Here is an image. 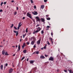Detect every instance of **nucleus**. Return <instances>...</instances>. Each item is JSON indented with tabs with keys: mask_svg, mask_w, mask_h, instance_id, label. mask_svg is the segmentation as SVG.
I'll return each mask as SVG.
<instances>
[{
	"mask_svg": "<svg viewBox=\"0 0 73 73\" xmlns=\"http://www.w3.org/2000/svg\"><path fill=\"white\" fill-rule=\"evenodd\" d=\"M35 19H36V21L39 22L40 23L41 22V19L38 16L36 17Z\"/></svg>",
	"mask_w": 73,
	"mask_h": 73,
	"instance_id": "f257e3e1",
	"label": "nucleus"
},
{
	"mask_svg": "<svg viewBox=\"0 0 73 73\" xmlns=\"http://www.w3.org/2000/svg\"><path fill=\"white\" fill-rule=\"evenodd\" d=\"M26 15L27 16V17H29L30 19H32V15H31V14H30V13H29V12H28L27 13Z\"/></svg>",
	"mask_w": 73,
	"mask_h": 73,
	"instance_id": "f03ea898",
	"label": "nucleus"
},
{
	"mask_svg": "<svg viewBox=\"0 0 73 73\" xmlns=\"http://www.w3.org/2000/svg\"><path fill=\"white\" fill-rule=\"evenodd\" d=\"M37 29V30L35 32L36 33H38V32H39V31H40L41 30V28H40V27H38L36 28Z\"/></svg>",
	"mask_w": 73,
	"mask_h": 73,
	"instance_id": "7ed1b4c3",
	"label": "nucleus"
},
{
	"mask_svg": "<svg viewBox=\"0 0 73 73\" xmlns=\"http://www.w3.org/2000/svg\"><path fill=\"white\" fill-rule=\"evenodd\" d=\"M49 61H53L54 60V58L52 56H50L49 58Z\"/></svg>",
	"mask_w": 73,
	"mask_h": 73,
	"instance_id": "20e7f679",
	"label": "nucleus"
},
{
	"mask_svg": "<svg viewBox=\"0 0 73 73\" xmlns=\"http://www.w3.org/2000/svg\"><path fill=\"white\" fill-rule=\"evenodd\" d=\"M40 20H41V22L43 23V24H45V19H44L41 18Z\"/></svg>",
	"mask_w": 73,
	"mask_h": 73,
	"instance_id": "39448f33",
	"label": "nucleus"
},
{
	"mask_svg": "<svg viewBox=\"0 0 73 73\" xmlns=\"http://www.w3.org/2000/svg\"><path fill=\"white\" fill-rule=\"evenodd\" d=\"M32 13H33L34 15H37L38 14L37 12L36 11H34V12H32Z\"/></svg>",
	"mask_w": 73,
	"mask_h": 73,
	"instance_id": "423d86ee",
	"label": "nucleus"
},
{
	"mask_svg": "<svg viewBox=\"0 0 73 73\" xmlns=\"http://www.w3.org/2000/svg\"><path fill=\"white\" fill-rule=\"evenodd\" d=\"M12 72H13V69L12 68H10L9 71V73H12Z\"/></svg>",
	"mask_w": 73,
	"mask_h": 73,
	"instance_id": "0eeeda50",
	"label": "nucleus"
},
{
	"mask_svg": "<svg viewBox=\"0 0 73 73\" xmlns=\"http://www.w3.org/2000/svg\"><path fill=\"white\" fill-rule=\"evenodd\" d=\"M20 45H19L17 51V52H20Z\"/></svg>",
	"mask_w": 73,
	"mask_h": 73,
	"instance_id": "6e6552de",
	"label": "nucleus"
},
{
	"mask_svg": "<svg viewBox=\"0 0 73 73\" xmlns=\"http://www.w3.org/2000/svg\"><path fill=\"white\" fill-rule=\"evenodd\" d=\"M40 58H41L42 59H44L45 58V56L43 55H41L40 57Z\"/></svg>",
	"mask_w": 73,
	"mask_h": 73,
	"instance_id": "1a4fd4ad",
	"label": "nucleus"
},
{
	"mask_svg": "<svg viewBox=\"0 0 73 73\" xmlns=\"http://www.w3.org/2000/svg\"><path fill=\"white\" fill-rule=\"evenodd\" d=\"M25 46H26L25 45V43H24L23 45L22 46V49H24Z\"/></svg>",
	"mask_w": 73,
	"mask_h": 73,
	"instance_id": "9d476101",
	"label": "nucleus"
},
{
	"mask_svg": "<svg viewBox=\"0 0 73 73\" xmlns=\"http://www.w3.org/2000/svg\"><path fill=\"white\" fill-rule=\"evenodd\" d=\"M41 42V40H39L37 42V44H39Z\"/></svg>",
	"mask_w": 73,
	"mask_h": 73,
	"instance_id": "9b49d317",
	"label": "nucleus"
},
{
	"mask_svg": "<svg viewBox=\"0 0 73 73\" xmlns=\"http://www.w3.org/2000/svg\"><path fill=\"white\" fill-rule=\"evenodd\" d=\"M0 69L1 70H3V65H1L0 66Z\"/></svg>",
	"mask_w": 73,
	"mask_h": 73,
	"instance_id": "f8f14e48",
	"label": "nucleus"
},
{
	"mask_svg": "<svg viewBox=\"0 0 73 73\" xmlns=\"http://www.w3.org/2000/svg\"><path fill=\"white\" fill-rule=\"evenodd\" d=\"M35 41H34V40H33L31 42V44L32 45H33L34 44H35Z\"/></svg>",
	"mask_w": 73,
	"mask_h": 73,
	"instance_id": "ddd939ff",
	"label": "nucleus"
},
{
	"mask_svg": "<svg viewBox=\"0 0 73 73\" xmlns=\"http://www.w3.org/2000/svg\"><path fill=\"white\" fill-rule=\"evenodd\" d=\"M41 8L42 9H44V5H42L41 6Z\"/></svg>",
	"mask_w": 73,
	"mask_h": 73,
	"instance_id": "4468645a",
	"label": "nucleus"
},
{
	"mask_svg": "<svg viewBox=\"0 0 73 73\" xmlns=\"http://www.w3.org/2000/svg\"><path fill=\"white\" fill-rule=\"evenodd\" d=\"M34 62V61L33 60H31L30 61V64H33Z\"/></svg>",
	"mask_w": 73,
	"mask_h": 73,
	"instance_id": "2eb2a0df",
	"label": "nucleus"
},
{
	"mask_svg": "<svg viewBox=\"0 0 73 73\" xmlns=\"http://www.w3.org/2000/svg\"><path fill=\"white\" fill-rule=\"evenodd\" d=\"M23 52L24 53H27V50H24L23 51Z\"/></svg>",
	"mask_w": 73,
	"mask_h": 73,
	"instance_id": "dca6fc26",
	"label": "nucleus"
},
{
	"mask_svg": "<svg viewBox=\"0 0 73 73\" xmlns=\"http://www.w3.org/2000/svg\"><path fill=\"white\" fill-rule=\"evenodd\" d=\"M5 56H8V55H9V54H8V53L7 52H5Z\"/></svg>",
	"mask_w": 73,
	"mask_h": 73,
	"instance_id": "f3484780",
	"label": "nucleus"
},
{
	"mask_svg": "<svg viewBox=\"0 0 73 73\" xmlns=\"http://www.w3.org/2000/svg\"><path fill=\"white\" fill-rule=\"evenodd\" d=\"M5 54V51L4 50H3L2 52V54L3 55H4V54Z\"/></svg>",
	"mask_w": 73,
	"mask_h": 73,
	"instance_id": "a211bd4d",
	"label": "nucleus"
},
{
	"mask_svg": "<svg viewBox=\"0 0 73 73\" xmlns=\"http://www.w3.org/2000/svg\"><path fill=\"white\" fill-rule=\"evenodd\" d=\"M68 71L70 73H73V71H72L71 70H68Z\"/></svg>",
	"mask_w": 73,
	"mask_h": 73,
	"instance_id": "6ab92c4d",
	"label": "nucleus"
},
{
	"mask_svg": "<svg viewBox=\"0 0 73 73\" xmlns=\"http://www.w3.org/2000/svg\"><path fill=\"white\" fill-rule=\"evenodd\" d=\"M17 14V11H14V15H16Z\"/></svg>",
	"mask_w": 73,
	"mask_h": 73,
	"instance_id": "aec40b11",
	"label": "nucleus"
},
{
	"mask_svg": "<svg viewBox=\"0 0 73 73\" xmlns=\"http://www.w3.org/2000/svg\"><path fill=\"white\" fill-rule=\"evenodd\" d=\"M24 58H25V56H23V57L21 59V61H23V60H24Z\"/></svg>",
	"mask_w": 73,
	"mask_h": 73,
	"instance_id": "412c9836",
	"label": "nucleus"
},
{
	"mask_svg": "<svg viewBox=\"0 0 73 73\" xmlns=\"http://www.w3.org/2000/svg\"><path fill=\"white\" fill-rule=\"evenodd\" d=\"M49 40H50L51 41H53V39L51 38H49Z\"/></svg>",
	"mask_w": 73,
	"mask_h": 73,
	"instance_id": "4be33fe9",
	"label": "nucleus"
},
{
	"mask_svg": "<svg viewBox=\"0 0 73 73\" xmlns=\"http://www.w3.org/2000/svg\"><path fill=\"white\" fill-rule=\"evenodd\" d=\"M32 19V20L33 21L34 23H35V19H33L32 18V19Z\"/></svg>",
	"mask_w": 73,
	"mask_h": 73,
	"instance_id": "5701e85b",
	"label": "nucleus"
},
{
	"mask_svg": "<svg viewBox=\"0 0 73 73\" xmlns=\"http://www.w3.org/2000/svg\"><path fill=\"white\" fill-rule=\"evenodd\" d=\"M47 20H50V18L49 17H48L47 18Z\"/></svg>",
	"mask_w": 73,
	"mask_h": 73,
	"instance_id": "b1692460",
	"label": "nucleus"
},
{
	"mask_svg": "<svg viewBox=\"0 0 73 73\" xmlns=\"http://www.w3.org/2000/svg\"><path fill=\"white\" fill-rule=\"evenodd\" d=\"M44 33V30H42L41 31V33L42 35Z\"/></svg>",
	"mask_w": 73,
	"mask_h": 73,
	"instance_id": "393cba45",
	"label": "nucleus"
},
{
	"mask_svg": "<svg viewBox=\"0 0 73 73\" xmlns=\"http://www.w3.org/2000/svg\"><path fill=\"white\" fill-rule=\"evenodd\" d=\"M19 35V33H18V31H17V33H16V36H17Z\"/></svg>",
	"mask_w": 73,
	"mask_h": 73,
	"instance_id": "a878e982",
	"label": "nucleus"
},
{
	"mask_svg": "<svg viewBox=\"0 0 73 73\" xmlns=\"http://www.w3.org/2000/svg\"><path fill=\"white\" fill-rule=\"evenodd\" d=\"M33 69L34 70H35L37 69V68L36 67H35V68H33Z\"/></svg>",
	"mask_w": 73,
	"mask_h": 73,
	"instance_id": "bb28decb",
	"label": "nucleus"
},
{
	"mask_svg": "<svg viewBox=\"0 0 73 73\" xmlns=\"http://www.w3.org/2000/svg\"><path fill=\"white\" fill-rule=\"evenodd\" d=\"M26 32L27 33L28 32V28L26 29Z\"/></svg>",
	"mask_w": 73,
	"mask_h": 73,
	"instance_id": "cd10ccee",
	"label": "nucleus"
},
{
	"mask_svg": "<svg viewBox=\"0 0 73 73\" xmlns=\"http://www.w3.org/2000/svg\"><path fill=\"white\" fill-rule=\"evenodd\" d=\"M40 26V25L38 24H37V25L36 26V27H39Z\"/></svg>",
	"mask_w": 73,
	"mask_h": 73,
	"instance_id": "c85d7f7f",
	"label": "nucleus"
},
{
	"mask_svg": "<svg viewBox=\"0 0 73 73\" xmlns=\"http://www.w3.org/2000/svg\"><path fill=\"white\" fill-rule=\"evenodd\" d=\"M36 54H39V51H36Z\"/></svg>",
	"mask_w": 73,
	"mask_h": 73,
	"instance_id": "c756f323",
	"label": "nucleus"
},
{
	"mask_svg": "<svg viewBox=\"0 0 73 73\" xmlns=\"http://www.w3.org/2000/svg\"><path fill=\"white\" fill-rule=\"evenodd\" d=\"M31 2L32 4H33V1H32V0H31Z\"/></svg>",
	"mask_w": 73,
	"mask_h": 73,
	"instance_id": "7c9ffc66",
	"label": "nucleus"
},
{
	"mask_svg": "<svg viewBox=\"0 0 73 73\" xmlns=\"http://www.w3.org/2000/svg\"><path fill=\"white\" fill-rule=\"evenodd\" d=\"M14 28L16 30H17V28L15 26L14 27Z\"/></svg>",
	"mask_w": 73,
	"mask_h": 73,
	"instance_id": "2f4dec72",
	"label": "nucleus"
},
{
	"mask_svg": "<svg viewBox=\"0 0 73 73\" xmlns=\"http://www.w3.org/2000/svg\"><path fill=\"white\" fill-rule=\"evenodd\" d=\"M47 44H48L49 45H50V43H49V41H47Z\"/></svg>",
	"mask_w": 73,
	"mask_h": 73,
	"instance_id": "473e14b6",
	"label": "nucleus"
},
{
	"mask_svg": "<svg viewBox=\"0 0 73 73\" xmlns=\"http://www.w3.org/2000/svg\"><path fill=\"white\" fill-rule=\"evenodd\" d=\"M4 4V3L3 2H2L1 4V6H2V4Z\"/></svg>",
	"mask_w": 73,
	"mask_h": 73,
	"instance_id": "72a5a7b5",
	"label": "nucleus"
},
{
	"mask_svg": "<svg viewBox=\"0 0 73 73\" xmlns=\"http://www.w3.org/2000/svg\"><path fill=\"white\" fill-rule=\"evenodd\" d=\"M21 25H22V24H21V25H18V27H20Z\"/></svg>",
	"mask_w": 73,
	"mask_h": 73,
	"instance_id": "f704fd0d",
	"label": "nucleus"
},
{
	"mask_svg": "<svg viewBox=\"0 0 73 73\" xmlns=\"http://www.w3.org/2000/svg\"><path fill=\"white\" fill-rule=\"evenodd\" d=\"M44 56L45 57H48V55H46V54L44 55Z\"/></svg>",
	"mask_w": 73,
	"mask_h": 73,
	"instance_id": "c9c22d12",
	"label": "nucleus"
},
{
	"mask_svg": "<svg viewBox=\"0 0 73 73\" xmlns=\"http://www.w3.org/2000/svg\"><path fill=\"white\" fill-rule=\"evenodd\" d=\"M13 32L15 33H17V31H15V30L13 31Z\"/></svg>",
	"mask_w": 73,
	"mask_h": 73,
	"instance_id": "e433bc0d",
	"label": "nucleus"
},
{
	"mask_svg": "<svg viewBox=\"0 0 73 73\" xmlns=\"http://www.w3.org/2000/svg\"><path fill=\"white\" fill-rule=\"evenodd\" d=\"M51 36H53V33H52V32H51Z\"/></svg>",
	"mask_w": 73,
	"mask_h": 73,
	"instance_id": "4c0bfd02",
	"label": "nucleus"
},
{
	"mask_svg": "<svg viewBox=\"0 0 73 73\" xmlns=\"http://www.w3.org/2000/svg\"><path fill=\"white\" fill-rule=\"evenodd\" d=\"M34 9H36V5L34 6Z\"/></svg>",
	"mask_w": 73,
	"mask_h": 73,
	"instance_id": "58836bf2",
	"label": "nucleus"
},
{
	"mask_svg": "<svg viewBox=\"0 0 73 73\" xmlns=\"http://www.w3.org/2000/svg\"><path fill=\"white\" fill-rule=\"evenodd\" d=\"M50 28V26H47V28Z\"/></svg>",
	"mask_w": 73,
	"mask_h": 73,
	"instance_id": "ea45409f",
	"label": "nucleus"
},
{
	"mask_svg": "<svg viewBox=\"0 0 73 73\" xmlns=\"http://www.w3.org/2000/svg\"><path fill=\"white\" fill-rule=\"evenodd\" d=\"M51 42L52 45H53V42L52 40V41H51Z\"/></svg>",
	"mask_w": 73,
	"mask_h": 73,
	"instance_id": "a19ab883",
	"label": "nucleus"
},
{
	"mask_svg": "<svg viewBox=\"0 0 73 73\" xmlns=\"http://www.w3.org/2000/svg\"><path fill=\"white\" fill-rule=\"evenodd\" d=\"M44 49H46V47H45V46H44L43 47Z\"/></svg>",
	"mask_w": 73,
	"mask_h": 73,
	"instance_id": "79ce46f5",
	"label": "nucleus"
},
{
	"mask_svg": "<svg viewBox=\"0 0 73 73\" xmlns=\"http://www.w3.org/2000/svg\"><path fill=\"white\" fill-rule=\"evenodd\" d=\"M13 27V24H12V26H11V28H12Z\"/></svg>",
	"mask_w": 73,
	"mask_h": 73,
	"instance_id": "37998d69",
	"label": "nucleus"
},
{
	"mask_svg": "<svg viewBox=\"0 0 73 73\" xmlns=\"http://www.w3.org/2000/svg\"><path fill=\"white\" fill-rule=\"evenodd\" d=\"M64 72H65L66 73V72H67V71H66V70H64Z\"/></svg>",
	"mask_w": 73,
	"mask_h": 73,
	"instance_id": "c03bdc74",
	"label": "nucleus"
},
{
	"mask_svg": "<svg viewBox=\"0 0 73 73\" xmlns=\"http://www.w3.org/2000/svg\"><path fill=\"white\" fill-rule=\"evenodd\" d=\"M4 5H5L6 4H7V2H5L4 3Z\"/></svg>",
	"mask_w": 73,
	"mask_h": 73,
	"instance_id": "a18cd8bd",
	"label": "nucleus"
},
{
	"mask_svg": "<svg viewBox=\"0 0 73 73\" xmlns=\"http://www.w3.org/2000/svg\"><path fill=\"white\" fill-rule=\"evenodd\" d=\"M44 1L45 3H46V2H47V0H44Z\"/></svg>",
	"mask_w": 73,
	"mask_h": 73,
	"instance_id": "49530a36",
	"label": "nucleus"
},
{
	"mask_svg": "<svg viewBox=\"0 0 73 73\" xmlns=\"http://www.w3.org/2000/svg\"><path fill=\"white\" fill-rule=\"evenodd\" d=\"M37 33L36 32V31H35V32H33V34H35V33Z\"/></svg>",
	"mask_w": 73,
	"mask_h": 73,
	"instance_id": "de8ad7c7",
	"label": "nucleus"
},
{
	"mask_svg": "<svg viewBox=\"0 0 73 73\" xmlns=\"http://www.w3.org/2000/svg\"><path fill=\"white\" fill-rule=\"evenodd\" d=\"M2 11H3V10L2 9L0 10V12H2Z\"/></svg>",
	"mask_w": 73,
	"mask_h": 73,
	"instance_id": "09e8293b",
	"label": "nucleus"
},
{
	"mask_svg": "<svg viewBox=\"0 0 73 73\" xmlns=\"http://www.w3.org/2000/svg\"><path fill=\"white\" fill-rule=\"evenodd\" d=\"M46 17H49V15H46Z\"/></svg>",
	"mask_w": 73,
	"mask_h": 73,
	"instance_id": "8fccbe9b",
	"label": "nucleus"
},
{
	"mask_svg": "<svg viewBox=\"0 0 73 73\" xmlns=\"http://www.w3.org/2000/svg\"><path fill=\"white\" fill-rule=\"evenodd\" d=\"M25 17H23V20H24V19H25Z\"/></svg>",
	"mask_w": 73,
	"mask_h": 73,
	"instance_id": "3c124183",
	"label": "nucleus"
},
{
	"mask_svg": "<svg viewBox=\"0 0 73 73\" xmlns=\"http://www.w3.org/2000/svg\"><path fill=\"white\" fill-rule=\"evenodd\" d=\"M21 22H19V25H21Z\"/></svg>",
	"mask_w": 73,
	"mask_h": 73,
	"instance_id": "603ef678",
	"label": "nucleus"
},
{
	"mask_svg": "<svg viewBox=\"0 0 73 73\" xmlns=\"http://www.w3.org/2000/svg\"><path fill=\"white\" fill-rule=\"evenodd\" d=\"M5 66H8V64L6 63V64H5Z\"/></svg>",
	"mask_w": 73,
	"mask_h": 73,
	"instance_id": "864d4df0",
	"label": "nucleus"
},
{
	"mask_svg": "<svg viewBox=\"0 0 73 73\" xmlns=\"http://www.w3.org/2000/svg\"><path fill=\"white\" fill-rule=\"evenodd\" d=\"M33 47L35 48H36V44H35L34 45V46H33Z\"/></svg>",
	"mask_w": 73,
	"mask_h": 73,
	"instance_id": "5fc2aeb1",
	"label": "nucleus"
},
{
	"mask_svg": "<svg viewBox=\"0 0 73 73\" xmlns=\"http://www.w3.org/2000/svg\"><path fill=\"white\" fill-rule=\"evenodd\" d=\"M20 27L18 26V27H17L18 30V29H20Z\"/></svg>",
	"mask_w": 73,
	"mask_h": 73,
	"instance_id": "6e6d98bb",
	"label": "nucleus"
},
{
	"mask_svg": "<svg viewBox=\"0 0 73 73\" xmlns=\"http://www.w3.org/2000/svg\"><path fill=\"white\" fill-rule=\"evenodd\" d=\"M23 38H24V37H25V35H23Z\"/></svg>",
	"mask_w": 73,
	"mask_h": 73,
	"instance_id": "4d7b16f0",
	"label": "nucleus"
},
{
	"mask_svg": "<svg viewBox=\"0 0 73 73\" xmlns=\"http://www.w3.org/2000/svg\"><path fill=\"white\" fill-rule=\"evenodd\" d=\"M19 10V8L18 7H17V10Z\"/></svg>",
	"mask_w": 73,
	"mask_h": 73,
	"instance_id": "13d9d810",
	"label": "nucleus"
},
{
	"mask_svg": "<svg viewBox=\"0 0 73 73\" xmlns=\"http://www.w3.org/2000/svg\"><path fill=\"white\" fill-rule=\"evenodd\" d=\"M27 45H28L29 44V42H28L27 43Z\"/></svg>",
	"mask_w": 73,
	"mask_h": 73,
	"instance_id": "bf43d9fd",
	"label": "nucleus"
},
{
	"mask_svg": "<svg viewBox=\"0 0 73 73\" xmlns=\"http://www.w3.org/2000/svg\"><path fill=\"white\" fill-rule=\"evenodd\" d=\"M36 52H34L33 53V54H36Z\"/></svg>",
	"mask_w": 73,
	"mask_h": 73,
	"instance_id": "052dcab7",
	"label": "nucleus"
},
{
	"mask_svg": "<svg viewBox=\"0 0 73 73\" xmlns=\"http://www.w3.org/2000/svg\"><path fill=\"white\" fill-rule=\"evenodd\" d=\"M28 60H29V58H28L27 59V61H28Z\"/></svg>",
	"mask_w": 73,
	"mask_h": 73,
	"instance_id": "680f3d73",
	"label": "nucleus"
},
{
	"mask_svg": "<svg viewBox=\"0 0 73 73\" xmlns=\"http://www.w3.org/2000/svg\"><path fill=\"white\" fill-rule=\"evenodd\" d=\"M26 41H28V40H27V38H26Z\"/></svg>",
	"mask_w": 73,
	"mask_h": 73,
	"instance_id": "e2e57ef3",
	"label": "nucleus"
},
{
	"mask_svg": "<svg viewBox=\"0 0 73 73\" xmlns=\"http://www.w3.org/2000/svg\"><path fill=\"white\" fill-rule=\"evenodd\" d=\"M15 55H16V54H14L13 55V56H15Z\"/></svg>",
	"mask_w": 73,
	"mask_h": 73,
	"instance_id": "0e129e2a",
	"label": "nucleus"
},
{
	"mask_svg": "<svg viewBox=\"0 0 73 73\" xmlns=\"http://www.w3.org/2000/svg\"><path fill=\"white\" fill-rule=\"evenodd\" d=\"M11 2H12V3H13V2H14V1H12Z\"/></svg>",
	"mask_w": 73,
	"mask_h": 73,
	"instance_id": "69168bd1",
	"label": "nucleus"
},
{
	"mask_svg": "<svg viewBox=\"0 0 73 73\" xmlns=\"http://www.w3.org/2000/svg\"><path fill=\"white\" fill-rule=\"evenodd\" d=\"M46 45H47L46 44L45 45V46H45V47H46Z\"/></svg>",
	"mask_w": 73,
	"mask_h": 73,
	"instance_id": "338daca9",
	"label": "nucleus"
},
{
	"mask_svg": "<svg viewBox=\"0 0 73 73\" xmlns=\"http://www.w3.org/2000/svg\"><path fill=\"white\" fill-rule=\"evenodd\" d=\"M0 47H3V46L2 45L1 46L0 45Z\"/></svg>",
	"mask_w": 73,
	"mask_h": 73,
	"instance_id": "774afa93",
	"label": "nucleus"
}]
</instances>
